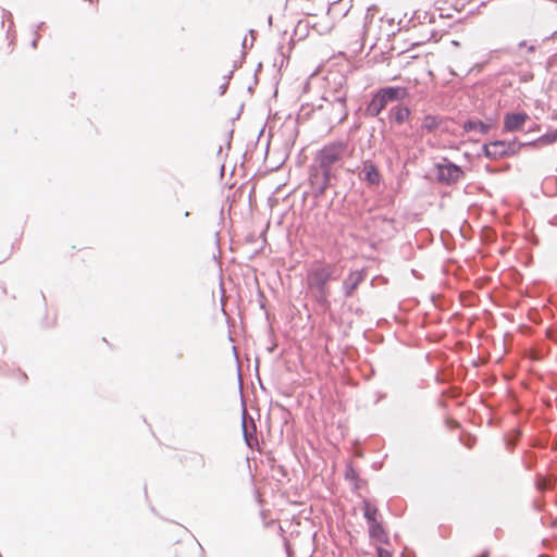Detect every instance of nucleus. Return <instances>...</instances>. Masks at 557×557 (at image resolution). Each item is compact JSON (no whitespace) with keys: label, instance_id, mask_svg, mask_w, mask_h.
<instances>
[{"label":"nucleus","instance_id":"f257e3e1","mask_svg":"<svg viewBox=\"0 0 557 557\" xmlns=\"http://www.w3.org/2000/svg\"><path fill=\"white\" fill-rule=\"evenodd\" d=\"M334 274L335 267L329 263L313 264L307 272V288L318 301H326L330 295L327 283L336 278Z\"/></svg>","mask_w":557,"mask_h":557},{"label":"nucleus","instance_id":"f03ea898","mask_svg":"<svg viewBox=\"0 0 557 557\" xmlns=\"http://www.w3.org/2000/svg\"><path fill=\"white\" fill-rule=\"evenodd\" d=\"M408 95L404 87H385L381 88L367 106L366 112L370 116H377L386 106L395 100H401Z\"/></svg>","mask_w":557,"mask_h":557},{"label":"nucleus","instance_id":"7ed1b4c3","mask_svg":"<svg viewBox=\"0 0 557 557\" xmlns=\"http://www.w3.org/2000/svg\"><path fill=\"white\" fill-rule=\"evenodd\" d=\"M522 147V144L512 140H495L483 146V152L486 158L491 160H499L517 154Z\"/></svg>","mask_w":557,"mask_h":557},{"label":"nucleus","instance_id":"20e7f679","mask_svg":"<svg viewBox=\"0 0 557 557\" xmlns=\"http://www.w3.org/2000/svg\"><path fill=\"white\" fill-rule=\"evenodd\" d=\"M345 150L346 146L343 143H332L320 150L318 161L326 177H329L331 166L341 160Z\"/></svg>","mask_w":557,"mask_h":557},{"label":"nucleus","instance_id":"39448f33","mask_svg":"<svg viewBox=\"0 0 557 557\" xmlns=\"http://www.w3.org/2000/svg\"><path fill=\"white\" fill-rule=\"evenodd\" d=\"M437 178L446 184H454L463 177V171L456 164L444 160V163L436 165Z\"/></svg>","mask_w":557,"mask_h":557},{"label":"nucleus","instance_id":"423d86ee","mask_svg":"<svg viewBox=\"0 0 557 557\" xmlns=\"http://www.w3.org/2000/svg\"><path fill=\"white\" fill-rule=\"evenodd\" d=\"M528 120L529 115L525 112H508L504 116L503 131L506 133L521 131Z\"/></svg>","mask_w":557,"mask_h":557},{"label":"nucleus","instance_id":"0eeeda50","mask_svg":"<svg viewBox=\"0 0 557 557\" xmlns=\"http://www.w3.org/2000/svg\"><path fill=\"white\" fill-rule=\"evenodd\" d=\"M362 173L364 175V180L370 185L377 186L381 182V174L379 169L372 162H364L362 166Z\"/></svg>","mask_w":557,"mask_h":557},{"label":"nucleus","instance_id":"6e6552de","mask_svg":"<svg viewBox=\"0 0 557 557\" xmlns=\"http://www.w3.org/2000/svg\"><path fill=\"white\" fill-rule=\"evenodd\" d=\"M362 281L363 274L360 271L351 272L344 284L346 296L350 297Z\"/></svg>","mask_w":557,"mask_h":557},{"label":"nucleus","instance_id":"1a4fd4ad","mask_svg":"<svg viewBox=\"0 0 557 557\" xmlns=\"http://www.w3.org/2000/svg\"><path fill=\"white\" fill-rule=\"evenodd\" d=\"M410 113L409 108L405 106H397L391 110L392 119L397 125L404 124L410 117Z\"/></svg>","mask_w":557,"mask_h":557},{"label":"nucleus","instance_id":"9d476101","mask_svg":"<svg viewBox=\"0 0 557 557\" xmlns=\"http://www.w3.org/2000/svg\"><path fill=\"white\" fill-rule=\"evenodd\" d=\"M369 533H370V536L379 543H387L388 542V535L380 522L371 523Z\"/></svg>","mask_w":557,"mask_h":557},{"label":"nucleus","instance_id":"9b49d317","mask_svg":"<svg viewBox=\"0 0 557 557\" xmlns=\"http://www.w3.org/2000/svg\"><path fill=\"white\" fill-rule=\"evenodd\" d=\"M491 126L483 123L482 121H479V120H470V121H467L465 124H463V129L466 132H479L481 134H486L488 133Z\"/></svg>","mask_w":557,"mask_h":557},{"label":"nucleus","instance_id":"f8f14e48","mask_svg":"<svg viewBox=\"0 0 557 557\" xmlns=\"http://www.w3.org/2000/svg\"><path fill=\"white\" fill-rule=\"evenodd\" d=\"M441 123H442L441 117H438L437 115L428 114L422 119L421 126L423 129H425L428 132H432V131H435L436 128H438Z\"/></svg>","mask_w":557,"mask_h":557},{"label":"nucleus","instance_id":"ddd939ff","mask_svg":"<svg viewBox=\"0 0 557 557\" xmlns=\"http://www.w3.org/2000/svg\"><path fill=\"white\" fill-rule=\"evenodd\" d=\"M363 513L370 524L374 523V522H379L377 521V515H379L377 508L374 507L373 505H371L369 502H364V504H363Z\"/></svg>","mask_w":557,"mask_h":557},{"label":"nucleus","instance_id":"4468645a","mask_svg":"<svg viewBox=\"0 0 557 557\" xmlns=\"http://www.w3.org/2000/svg\"><path fill=\"white\" fill-rule=\"evenodd\" d=\"M377 557H393V555L389 550L377 547Z\"/></svg>","mask_w":557,"mask_h":557},{"label":"nucleus","instance_id":"2eb2a0df","mask_svg":"<svg viewBox=\"0 0 557 557\" xmlns=\"http://www.w3.org/2000/svg\"><path fill=\"white\" fill-rule=\"evenodd\" d=\"M9 255H10L9 251H7L2 256H0V262L4 261L9 257Z\"/></svg>","mask_w":557,"mask_h":557},{"label":"nucleus","instance_id":"dca6fc26","mask_svg":"<svg viewBox=\"0 0 557 557\" xmlns=\"http://www.w3.org/2000/svg\"><path fill=\"white\" fill-rule=\"evenodd\" d=\"M488 555H490V552H488V550H485V552H483V553H482L480 556H478V557H488Z\"/></svg>","mask_w":557,"mask_h":557}]
</instances>
